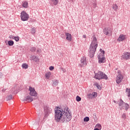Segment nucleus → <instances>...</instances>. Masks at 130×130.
Returning <instances> with one entry per match:
<instances>
[{
	"label": "nucleus",
	"instance_id": "nucleus-34",
	"mask_svg": "<svg viewBox=\"0 0 130 130\" xmlns=\"http://www.w3.org/2000/svg\"><path fill=\"white\" fill-rule=\"evenodd\" d=\"M49 70L50 71H53V70H54V67H53V66H51L49 67Z\"/></svg>",
	"mask_w": 130,
	"mask_h": 130
},
{
	"label": "nucleus",
	"instance_id": "nucleus-25",
	"mask_svg": "<svg viewBox=\"0 0 130 130\" xmlns=\"http://www.w3.org/2000/svg\"><path fill=\"white\" fill-rule=\"evenodd\" d=\"M95 127H96V128H98L99 129H101L102 126H101V124H97L95 125Z\"/></svg>",
	"mask_w": 130,
	"mask_h": 130
},
{
	"label": "nucleus",
	"instance_id": "nucleus-1",
	"mask_svg": "<svg viewBox=\"0 0 130 130\" xmlns=\"http://www.w3.org/2000/svg\"><path fill=\"white\" fill-rule=\"evenodd\" d=\"M97 47H98V42H97V38H96L95 37H93L92 41L88 50L90 57H94L95 52H96V49H97Z\"/></svg>",
	"mask_w": 130,
	"mask_h": 130
},
{
	"label": "nucleus",
	"instance_id": "nucleus-10",
	"mask_svg": "<svg viewBox=\"0 0 130 130\" xmlns=\"http://www.w3.org/2000/svg\"><path fill=\"white\" fill-rule=\"evenodd\" d=\"M122 58L125 59V60H127L128 59H130V53L128 52H124L122 55Z\"/></svg>",
	"mask_w": 130,
	"mask_h": 130
},
{
	"label": "nucleus",
	"instance_id": "nucleus-4",
	"mask_svg": "<svg viewBox=\"0 0 130 130\" xmlns=\"http://www.w3.org/2000/svg\"><path fill=\"white\" fill-rule=\"evenodd\" d=\"M100 53L98 56L99 59V63H104L106 61L105 59V51H103L102 49L100 50Z\"/></svg>",
	"mask_w": 130,
	"mask_h": 130
},
{
	"label": "nucleus",
	"instance_id": "nucleus-7",
	"mask_svg": "<svg viewBox=\"0 0 130 130\" xmlns=\"http://www.w3.org/2000/svg\"><path fill=\"white\" fill-rule=\"evenodd\" d=\"M20 17L22 21H28V19H29V14H27L25 11H22L21 13Z\"/></svg>",
	"mask_w": 130,
	"mask_h": 130
},
{
	"label": "nucleus",
	"instance_id": "nucleus-29",
	"mask_svg": "<svg viewBox=\"0 0 130 130\" xmlns=\"http://www.w3.org/2000/svg\"><path fill=\"white\" fill-rule=\"evenodd\" d=\"M89 120H90V118H89V117H86L84 118V121L88 122L89 121Z\"/></svg>",
	"mask_w": 130,
	"mask_h": 130
},
{
	"label": "nucleus",
	"instance_id": "nucleus-37",
	"mask_svg": "<svg viewBox=\"0 0 130 130\" xmlns=\"http://www.w3.org/2000/svg\"><path fill=\"white\" fill-rule=\"evenodd\" d=\"M37 52L38 53H40V52H41V50L40 49H38L37 51Z\"/></svg>",
	"mask_w": 130,
	"mask_h": 130
},
{
	"label": "nucleus",
	"instance_id": "nucleus-5",
	"mask_svg": "<svg viewBox=\"0 0 130 130\" xmlns=\"http://www.w3.org/2000/svg\"><path fill=\"white\" fill-rule=\"evenodd\" d=\"M94 78L96 80H102V79H104L105 80L108 79L107 75H105V74L103 73V72L101 71H100L98 73H96L94 76Z\"/></svg>",
	"mask_w": 130,
	"mask_h": 130
},
{
	"label": "nucleus",
	"instance_id": "nucleus-35",
	"mask_svg": "<svg viewBox=\"0 0 130 130\" xmlns=\"http://www.w3.org/2000/svg\"><path fill=\"white\" fill-rule=\"evenodd\" d=\"M96 86L97 87L98 89L101 90V86H100V85H99L98 84L96 85Z\"/></svg>",
	"mask_w": 130,
	"mask_h": 130
},
{
	"label": "nucleus",
	"instance_id": "nucleus-12",
	"mask_svg": "<svg viewBox=\"0 0 130 130\" xmlns=\"http://www.w3.org/2000/svg\"><path fill=\"white\" fill-rule=\"evenodd\" d=\"M125 39H126V36L121 34L119 36L117 41H119V42H121L122 41L125 40Z\"/></svg>",
	"mask_w": 130,
	"mask_h": 130
},
{
	"label": "nucleus",
	"instance_id": "nucleus-21",
	"mask_svg": "<svg viewBox=\"0 0 130 130\" xmlns=\"http://www.w3.org/2000/svg\"><path fill=\"white\" fill-rule=\"evenodd\" d=\"M28 2L27 1L23 2L22 3V7L23 8H28Z\"/></svg>",
	"mask_w": 130,
	"mask_h": 130
},
{
	"label": "nucleus",
	"instance_id": "nucleus-6",
	"mask_svg": "<svg viewBox=\"0 0 130 130\" xmlns=\"http://www.w3.org/2000/svg\"><path fill=\"white\" fill-rule=\"evenodd\" d=\"M117 73L118 75L116 77V83L117 84H120L122 80H123V75L121 74L120 71H118Z\"/></svg>",
	"mask_w": 130,
	"mask_h": 130
},
{
	"label": "nucleus",
	"instance_id": "nucleus-33",
	"mask_svg": "<svg viewBox=\"0 0 130 130\" xmlns=\"http://www.w3.org/2000/svg\"><path fill=\"white\" fill-rule=\"evenodd\" d=\"M122 118L125 119L126 118V115L125 114L122 115Z\"/></svg>",
	"mask_w": 130,
	"mask_h": 130
},
{
	"label": "nucleus",
	"instance_id": "nucleus-38",
	"mask_svg": "<svg viewBox=\"0 0 130 130\" xmlns=\"http://www.w3.org/2000/svg\"><path fill=\"white\" fill-rule=\"evenodd\" d=\"M94 130H100V129H99L98 128H95L94 129Z\"/></svg>",
	"mask_w": 130,
	"mask_h": 130
},
{
	"label": "nucleus",
	"instance_id": "nucleus-11",
	"mask_svg": "<svg viewBox=\"0 0 130 130\" xmlns=\"http://www.w3.org/2000/svg\"><path fill=\"white\" fill-rule=\"evenodd\" d=\"M86 57H82L81 60V67H85L87 66V60Z\"/></svg>",
	"mask_w": 130,
	"mask_h": 130
},
{
	"label": "nucleus",
	"instance_id": "nucleus-9",
	"mask_svg": "<svg viewBox=\"0 0 130 130\" xmlns=\"http://www.w3.org/2000/svg\"><path fill=\"white\" fill-rule=\"evenodd\" d=\"M112 31V27H107L104 29V32L105 35H108V34H110Z\"/></svg>",
	"mask_w": 130,
	"mask_h": 130
},
{
	"label": "nucleus",
	"instance_id": "nucleus-13",
	"mask_svg": "<svg viewBox=\"0 0 130 130\" xmlns=\"http://www.w3.org/2000/svg\"><path fill=\"white\" fill-rule=\"evenodd\" d=\"M45 113L47 115H49L50 113H52V109L51 108L46 107L45 108Z\"/></svg>",
	"mask_w": 130,
	"mask_h": 130
},
{
	"label": "nucleus",
	"instance_id": "nucleus-17",
	"mask_svg": "<svg viewBox=\"0 0 130 130\" xmlns=\"http://www.w3.org/2000/svg\"><path fill=\"white\" fill-rule=\"evenodd\" d=\"M122 105L123 109H125V110H127V109H128V107H129V106H128V104L125 103H123Z\"/></svg>",
	"mask_w": 130,
	"mask_h": 130
},
{
	"label": "nucleus",
	"instance_id": "nucleus-15",
	"mask_svg": "<svg viewBox=\"0 0 130 130\" xmlns=\"http://www.w3.org/2000/svg\"><path fill=\"white\" fill-rule=\"evenodd\" d=\"M30 60H34V61H36V62H37L39 61V56L32 55L30 56Z\"/></svg>",
	"mask_w": 130,
	"mask_h": 130
},
{
	"label": "nucleus",
	"instance_id": "nucleus-40",
	"mask_svg": "<svg viewBox=\"0 0 130 130\" xmlns=\"http://www.w3.org/2000/svg\"><path fill=\"white\" fill-rule=\"evenodd\" d=\"M119 106H121V104H119Z\"/></svg>",
	"mask_w": 130,
	"mask_h": 130
},
{
	"label": "nucleus",
	"instance_id": "nucleus-30",
	"mask_svg": "<svg viewBox=\"0 0 130 130\" xmlns=\"http://www.w3.org/2000/svg\"><path fill=\"white\" fill-rule=\"evenodd\" d=\"M31 33L32 34H35V33L36 32V30L35 28H31Z\"/></svg>",
	"mask_w": 130,
	"mask_h": 130
},
{
	"label": "nucleus",
	"instance_id": "nucleus-20",
	"mask_svg": "<svg viewBox=\"0 0 130 130\" xmlns=\"http://www.w3.org/2000/svg\"><path fill=\"white\" fill-rule=\"evenodd\" d=\"M58 85V80H54L52 81V86L55 87V86H57Z\"/></svg>",
	"mask_w": 130,
	"mask_h": 130
},
{
	"label": "nucleus",
	"instance_id": "nucleus-39",
	"mask_svg": "<svg viewBox=\"0 0 130 130\" xmlns=\"http://www.w3.org/2000/svg\"><path fill=\"white\" fill-rule=\"evenodd\" d=\"M83 38H86V35H83Z\"/></svg>",
	"mask_w": 130,
	"mask_h": 130
},
{
	"label": "nucleus",
	"instance_id": "nucleus-2",
	"mask_svg": "<svg viewBox=\"0 0 130 130\" xmlns=\"http://www.w3.org/2000/svg\"><path fill=\"white\" fill-rule=\"evenodd\" d=\"M63 114H64V112H63L62 109L59 107L55 108V120L56 121L61 122Z\"/></svg>",
	"mask_w": 130,
	"mask_h": 130
},
{
	"label": "nucleus",
	"instance_id": "nucleus-22",
	"mask_svg": "<svg viewBox=\"0 0 130 130\" xmlns=\"http://www.w3.org/2000/svg\"><path fill=\"white\" fill-rule=\"evenodd\" d=\"M113 9L114 11H117V9H118V6L116 4L113 5Z\"/></svg>",
	"mask_w": 130,
	"mask_h": 130
},
{
	"label": "nucleus",
	"instance_id": "nucleus-26",
	"mask_svg": "<svg viewBox=\"0 0 130 130\" xmlns=\"http://www.w3.org/2000/svg\"><path fill=\"white\" fill-rule=\"evenodd\" d=\"M81 97H79V95H77L76 96V101H77V102H80V101H81Z\"/></svg>",
	"mask_w": 130,
	"mask_h": 130
},
{
	"label": "nucleus",
	"instance_id": "nucleus-3",
	"mask_svg": "<svg viewBox=\"0 0 130 130\" xmlns=\"http://www.w3.org/2000/svg\"><path fill=\"white\" fill-rule=\"evenodd\" d=\"M64 113L62 118L61 119V122H64L66 123L67 122H69V121H71V119H72V113L70 112V111L67 110L64 111Z\"/></svg>",
	"mask_w": 130,
	"mask_h": 130
},
{
	"label": "nucleus",
	"instance_id": "nucleus-14",
	"mask_svg": "<svg viewBox=\"0 0 130 130\" xmlns=\"http://www.w3.org/2000/svg\"><path fill=\"white\" fill-rule=\"evenodd\" d=\"M23 101H27V102H32V101H33V98L30 95H27L23 99Z\"/></svg>",
	"mask_w": 130,
	"mask_h": 130
},
{
	"label": "nucleus",
	"instance_id": "nucleus-41",
	"mask_svg": "<svg viewBox=\"0 0 130 130\" xmlns=\"http://www.w3.org/2000/svg\"><path fill=\"white\" fill-rule=\"evenodd\" d=\"M3 91H6V90L3 89Z\"/></svg>",
	"mask_w": 130,
	"mask_h": 130
},
{
	"label": "nucleus",
	"instance_id": "nucleus-36",
	"mask_svg": "<svg viewBox=\"0 0 130 130\" xmlns=\"http://www.w3.org/2000/svg\"><path fill=\"white\" fill-rule=\"evenodd\" d=\"M14 37H14L12 35H10V36H9V38H10V39H14Z\"/></svg>",
	"mask_w": 130,
	"mask_h": 130
},
{
	"label": "nucleus",
	"instance_id": "nucleus-32",
	"mask_svg": "<svg viewBox=\"0 0 130 130\" xmlns=\"http://www.w3.org/2000/svg\"><path fill=\"white\" fill-rule=\"evenodd\" d=\"M92 95L93 97H97V92H93Z\"/></svg>",
	"mask_w": 130,
	"mask_h": 130
},
{
	"label": "nucleus",
	"instance_id": "nucleus-28",
	"mask_svg": "<svg viewBox=\"0 0 130 130\" xmlns=\"http://www.w3.org/2000/svg\"><path fill=\"white\" fill-rule=\"evenodd\" d=\"M13 39H15V41L18 42V41H19V40H20V37H14V38Z\"/></svg>",
	"mask_w": 130,
	"mask_h": 130
},
{
	"label": "nucleus",
	"instance_id": "nucleus-19",
	"mask_svg": "<svg viewBox=\"0 0 130 130\" xmlns=\"http://www.w3.org/2000/svg\"><path fill=\"white\" fill-rule=\"evenodd\" d=\"M50 76H51V72H48L45 74L46 78L48 80L50 79Z\"/></svg>",
	"mask_w": 130,
	"mask_h": 130
},
{
	"label": "nucleus",
	"instance_id": "nucleus-23",
	"mask_svg": "<svg viewBox=\"0 0 130 130\" xmlns=\"http://www.w3.org/2000/svg\"><path fill=\"white\" fill-rule=\"evenodd\" d=\"M8 45H9V46H13L14 45V41H8Z\"/></svg>",
	"mask_w": 130,
	"mask_h": 130
},
{
	"label": "nucleus",
	"instance_id": "nucleus-18",
	"mask_svg": "<svg viewBox=\"0 0 130 130\" xmlns=\"http://www.w3.org/2000/svg\"><path fill=\"white\" fill-rule=\"evenodd\" d=\"M52 5L56 6L58 4V0H50Z\"/></svg>",
	"mask_w": 130,
	"mask_h": 130
},
{
	"label": "nucleus",
	"instance_id": "nucleus-16",
	"mask_svg": "<svg viewBox=\"0 0 130 130\" xmlns=\"http://www.w3.org/2000/svg\"><path fill=\"white\" fill-rule=\"evenodd\" d=\"M65 36L68 41H72V35L69 32H66Z\"/></svg>",
	"mask_w": 130,
	"mask_h": 130
},
{
	"label": "nucleus",
	"instance_id": "nucleus-31",
	"mask_svg": "<svg viewBox=\"0 0 130 130\" xmlns=\"http://www.w3.org/2000/svg\"><path fill=\"white\" fill-rule=\"evenodd\" d=\"M30 51H31V52H34L36 51V48H35V47L31 48Z\"/></svg>",
	"mask_w": 130,
	"mask_h": 130
},
{
	"label": "nucleus",
	"instance_id": "nucleus-24",
	"mask_svg": "<svg viewBox=\"0 0 130 130\" xmlns=\"http://www.w3.org/2000/svg\"><path fill=\"white\" fill-rule=\"evenodd\" d=\"M22 67L23 69H28V64H26V63H23L22 65Z\"/></svg>",
	"mask_w": 130,
	"mask_h": 130
},
{
	"label": "nucleus",
	"instance_id": "nucleus-27",
	"mask_svg": "<svg viewBox=\"0 0 130 130\" xmlns=\"http://www.w3.org/2000/svg\"><path fill=\"white\" fill-rule=\"evenodd\" d=\"M12 97L11 95H8L7 96L6 99L7 101H9V100H11Z\"/></svg>",
	"mask_w": 130,
	"mask_h": 130
},
{
	"label": "nucleus",
	"instance_id": "nucleus-8",
	"mask_svg": "<svg viewBox=\"0 0 130 130\" xmlns=\"http://www.w3.org/2000/svg\"><path fill=\"white\" fill-rule=\"evenodd\" d=\"M28 91H29V95H30V96H34V97L37 96V92H36L34 88L29 87Z\"/></svg>",
	"mask_w": 130,
	"mask_h": 130
}]
</instances>
